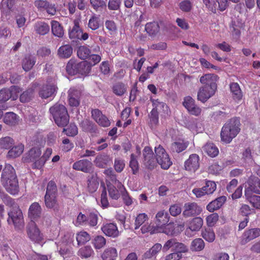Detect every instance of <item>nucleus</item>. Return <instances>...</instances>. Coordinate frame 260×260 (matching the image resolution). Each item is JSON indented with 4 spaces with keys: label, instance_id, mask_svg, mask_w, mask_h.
I'll use <instances>...</instances> for the list:
<instances>
[{
    "label": "nucleus",
    "instance_id": "nucleus-59",
    "mask_svg": "<svg viewBox=\"0 0 260 260\" xmlns=\"http://www.w3.org/2000/svg\"><path fill=\"white\" fill-rule=\"evenodd\" d=\"M148 219L147 214L145 213H140L136 217L135 220V230L139 229V228L143 225L145 222Z\"/></svg>",
    "mask_w": 260,
    "mask_h": 260
},
{
    "label": "nucleus",
    "instance_id": "nucleus-37",
    "mask_svg": "<svg viewBox=\"0 0 260 260\" xmlns=\"http://www.w3.org/2000/svg\"><path fill=\"white\" fill-rule=\"evenodd\" d=\"M51 23L52 34L57 37H62L64 35V31L60 24L55 20L52 21Z\"/></svg>",
    "mask_w": 260,
    "mask_h": 260
},
{
    "label": "nucleus",
    "instance_id": "nucleus-38",
    "mask_svg": "<svg viewBox=\"0 0 260 260\" xmlns=\"http://www.w3.org/2000/svg\"><path fill=\"white\" fill-rule=\"evenodd\" d=\"M35 29L37 34L45 35L49 31L50 26L44 22H38L35 24Z\"/></svg>",
    "mask_w": 260,
    "mask_h": 260
},
{
    "label": "nucleus",
    "instance_id": "nucleus-54",
    "mask_svg": "<svg viewBox=\"0 0 260 260\" xmlns=\"http://www.w3.org/2000/svg\"><path fill=\"white\" fill-rule=\"evenodd\" d=\"M129 166L133 174H137L139 169V163L136 156L133 153L131 155Z\"/></svg>",
    "mask_w": 260,
    "mask_h": 260
},
{
    "label": "nucleus",
    "instance_id": "nucleus-61",
    "mask_svg": "<svg viewBox=\"0 0 260 260\" xmlns=\"http://www.w3.org/2000/svg\"><path fill=\"white\" fill-rule=\"evenodd\" d=\"M79 253L81 256L85 258H88L94 254V251L91 246H86L80 249Z\"/></svg>",
    "mask_w": 260,
    "mask_h": 260
},
{
    "label": "nucleus",
    "instance_id": "nucleus-43",
    "mask_svg": "<svg viewBox=\"0 0 260 260\" xmlns=\"http://www.w3.org/2000/svg\"><path fill=\"white\" fill-rule=\"evenodd\" d=\"M145 30L150 36H154L158 32L159 26L156 22H149L145 25Z\"/></svg>",
    "mask_w": 260,
    "mask_h": 260
},
{
    "label": "nucleus",
    "instance_id": "nucleus-40",
    "mask_svg": "<svg viewBox=\"0 0 260 260\" xmlns=\"http://www.w3.org/2000/svg\"><path fill=\"white\" fill-rule=\"evenodd\" d=\"M158 225L157 226H162L166 224L169 221V216L167 212L165 211H159L155 216Z\"/></svg>",
    "mask_w": 260,
    "mask_h": 260
},
{
    "label": "nucleus",
    "instance_id": "nucleus-42",
    "mask_svg": "<svg viewBox=\"0 0 260 260\" xmlns=\"http://www.w3.org/2000/svg\"><path fill=\"white\" fill-rule=\"evenodd\" d=\"M52 152V149L51 148H47L43 156H41L39 160L36 162L35 167L38 168V169H41L43 167L47 160L51 155Z\"/></svg>",
    "mask_w": 260,
    "mask_h": 260
},
{
    "label": "nucleus",
    "instance_id": "nucleus-6",
    "mask_svg": "<svg viewBox=\"0 0 260 260\" xmlns=\"http://www.w3.org/2000/svg\"><path fill=\"white\" fill-rule=\"evenodd\" d=\"M27 234L30 240L36 243H43L44 237L35 221H30L27 226Z\"/></svg>",
    "mask_w": 260,
    "mask_h": 260
},
{
    "label": "nucleus",
    "instance_id": "nucleus-19",
    "mask_svg": "<svg viewBox=\"0 0 260 260\" xmlns=\"http://www.w3.org/2000/svg\"><path fill=\"white\" fill-rule=\"evenodd\" d=\"M41 151L40 148L37 147L32 148L27 153L25 159L28 162H33L32 167L34 169H38L35 167L37 161H38L41 157Z\"/></svg>",
    "mask_w": 260,
    "mask_h": 260
},
{
    "label": "nucleus",
    "instance_id": "nucleus-16",
    "mask_svg": "<svg viewBox=\"0 0 260 260\" xmlns=\"http://www.w3.org/2000/svg\"><path fill=\"white\" fill-rule=\"evenodd\" d=\"M92 118L101 126L108 127L110 125V120L99 109H95L91 111Z\"/></svg>",
    "mask_w": 260,
    "mask_h": 260
},
{
    "label": "nucleus",
    "instance_id": "nucleus-31",
    "mask_svg": "<svg viewBox=\"0 0 260 260\" xmlns=\"http://www.w3.org/2000/svg\"><path fill=\"white\" fill-rule=\"evenodd\" d=\"M202 149L205 153L211 157L216 156L219 153L218 148L212 143H207Z\"/></svg>",
    "mask_w": 260,
    "mask_h": 260
},
{
    "label": "nucleus",
    "instance_id": "nucleus-49",
    "mask_svg": "<svg viewBox=\"0 0 260 260\" xmlns=\"http://www.w3.org/2000/svg\"><path fill=\"white\" fill-rule=\"evenodd\" d=\"M205 243L201 238H197L193 240L190 245V249L192 251H199L204 249Z\"/></svg>",
    "mask_w": 260,
    "mask_h": 260
},
{
    "label": "nucleus",
    "instance_id": "nucleus-10",
    "mask_svg": "<svg viewBox=\"0 0 260 260\" xmlns=\"http://www.w3.org/2000/svg\"><path fill=\"white\" fill-rule=\"evenodd\" d=\"M202 209L196 203H186L184 205L183 215L186 217L198 215L201 213Z\"/></svg>",
    "mask_w": 260,
    "mask_h": 260
},
{
    "label": "nucleus",
    "instance_id": "nucleus-4",
    "mask_svg": "<svg viewBox=\"0 0 260 260\" xmlns=\"http://www.w3.org/2000/svg\"><path fill=\"white\" fill-rule=\"evenodd\" d=\"M9 218L7 221L9 224H13L17 230L24 228V221L21 210L17 206L13 207L8 213Z\"/></svg>",
    "mask_w": 260,
    "mask_h": 260
},
{
    "label": "nucleus",
    "instance_id": "nucleus-26",
    "mask_svg": "<svg viewBox=\"0 0 260 260\" xmlns=\"http://www.w3.org/2000/svg\"><path fill=\"white\" fill-rule=\"evenodd\" d=\"M112 159L107 154H103L97 155L94 160L95 165L100 168H105L111 162Z\"/></svg>",
    "mask_w": 260,
    "mask_h": 260
},
{
    "label": "nucleus",
    "instance_id": "nucleus-7",
    "mask_svg": "<svg viewBox=\"0 0 260 260\" xmlns=\"http://www.w3.org/2000/svg\"><path fill=\"white\" fill-rule=\"evenodd\" d=\"M142 161L145 166L149 169L153 168L156 165V156H154L153 152L150 147L146 146L144 148Z\"/></svg>",
    "mask_w": 260,
    "mask_h": 260
},
{
    "label": "nucleus",
    "instance_id": "nucleus-57",
    "mask_svg": "<svg viewBox=\"0 0 260 260\" xmlns=\"http://www.w3.org/2000/svg\"><path fill=\"white\" fill-rule=\"evenodd\" d=\"M58 249L60 255L64 258L70 257L72 254L71 249L68 247L66 244H63L58 243Z\"/></svg>",
    "mask_w": 260,
    "mask_h": 260
},
{
    "label": "nucleus",
    "instance_id": "nucleus-55",
    "mask_svg": "<svg viewBox=\"0 0 260 260\" xmlns=\"http://www.w3.org/2000/svg\"><path fill=\"white\" fill-rule=\"evenodd\" d=\"M77 65L75 60L70 59L66 66V70L68 73L71 75H74L77 74Z\"/></svg>",
    "mask_w": 260,
    "mask_h": 260
},
{
    "label": "nucleus",
    "instance_id": "nucleus-18",
    "mask_svg": "<svg viewBox=\"0 0 260 260\" xmlns=\"http://www.w3.org/2000/svg\"><path fill=\"white\" fill-rule=\"evenodd\" d=\"M153 108L151 112V120L156 122L158 120L156 114L158 112L165 110V108H167L166 104L163 102H161L158 100L152 101Z\"/></svg>",
    "mask_w": 260,
    "mask_h": 260
},
{
    "label": "nucleus",
    "instance_id": "nucleus-32",
    "mask_svg": "<svg viewBox=\"0 0 260 260\" xmlns=\"http://www.w3.org/2000/svg\"><path fill=\"white\" fill-rule=\"evenodd\" d=\"M154 232L163 233L167 235H173L175 233V224L170 223L165 226H156Z\"/></svg>",
    "mask_w": 260,
    "mask_h": 260
},
{
    "label": "nucleus",
    "instance_id": "nucleus-33",
    "mask_svg": "<svg viewBox=\"0 0 260 260\" xmlns=\"http://www.w3.org/2000/svg\"><path fill=\"white\" fill-rule=\"evenodd\" d=\"M35 85H32L30 87L24 91L20 96V101L22 103L29 102L34 96Z\"/></svg>",
    "mask_w": 260,
    "mask_h": 260
},
{
    "label": "nucleus",
    "instance_id": "nucleus-23",
    "mask_svg": "<svg viewBox=\"0 0 260 260\" xmlns=\"http://www.w3.org/2000/svg\"><path fill=\"white\" fill-rule=\"evenodd\" d=\"M99 182L96 174H92L87 178V189L90 193H93L99 187Z\"/></svg>",
    "mask_w": 260,
    "mask_h": 260
},
{
    "label": "nucleus",
    "instance_id": "nucleus-14",
    "mask_svg": "<svg viewBox=\"0 0 260 260\" xmlns=\"http://www.w3.org/2000/svg\"><path fill=\"white\" fill-rule=\"evenodd\" d=\"M216 90L203 85L198 90L197 99L202 103H205L215 94Z\"/></svg>",
    "mask_w": 260,
    "mask_h": 260
},
{
    "label": "nucleus",
    "instance_id": "nucleus-44",
    "mask_svg": "<svg viewBox=\"0 0 260 260\" xmlns=\"http://www.w3.org/2000/svg\"><path fill=\"white\" fill-rule=\"evenodd\" d=\"M162 249V245L160 243L155 244L149 250L145 253L144 256L145 258H150L156 256L157 254Z\"/></svg>",
    "mask_w": 260,
    "mask_h": 260
},
{
    "label": "nucleus",
    "instance_id": "nucleus-17",
    "mask_svg": "<svg viewBox=\"0 0 260 260\" xmlns=\"http://www.w3.org/2000/svg\"><path fill=\"white\" fill-rule=\"evenodd\" d=\"M81 92L75 88H71L68 91V101L69 105L72 107L79 105Z\"/></svg>",
    "mask_w": 260,
    "mask_h": 260
},
{
    "label": "nucleus",
    "instance_id": "nucleus-29",
    "mask_svg": "<svg viewBox=\"0 0 260 260\" xmlns=\"http://www.w3.org/2000/svg\"><path fill=\"white\" fill-rule=\"evenodd\" d=\"M230 86L233 99L237 102L240 101L243 98V93L239 85L233 82L230 84Z\"/></svg>",
    "mask_w": 260,
    "mask_h": 260
},
{
    "label": "nucleus",
    "instance_id": "nucleus-21",
    "mask_svg": "<svg viewBox=\"0 0 260 260\" xmlns=\"http://www.w3.org/2000/svg\"><path fill=\"white\" fill-rule=\"evenodd\" d=\"M57 87L54 83L51 84H46L42 87L39 91V95L43 99L51 96L57 90Z\"/></svg>",
    "mask_w": 260,
    "mask_h": 260
},
{
    "label": "nucleus",
    "instance_id": "nucleus-27",
    "mask_svg": "<svg viewBox=\"0 0 260 260\" xmlns=\"http://www.w3.org/2000/svg\"><path fill=\"white\" fill-rule=\"evenodd\" d=\"M36 62V58L31 54L26 55L22 61V67L23 69L26 71H30Z\"/></svg>",
    "mask_w": 260,
    "mask_h": 260
},
{
    "label": "nucleus",
    "instance_id": "nucleus-24",
    "mask_svg": "<svg viewBox=\"0 0 260 260\" xmlns=\"http://www.w3.org/2000/svg\"><path fill=\"white\" fill-rule=\"evenodd\" d=\"M248 187L245 189H249L250 191L257 194H260V180L254 176H251L247 182Z\"/></svg>",
    "mask_w": 260,
    "mask_h": 260
},
{
    "label": "nucleus",
    "instance_id": "nucleus-11",
    "mask_svg": "<svg viewBox=\"0 0 260 260\" xmlns=\"http://www.w3.org/2000/svg\"><path fill=\"white\" fill-rule=\"evenodd\" d=\"M218 78L215 74H207L201 77L200 81L204 86L216 90Z\"/></svg>",
    "mask_w": 260,
    "mask_h": 260
},
{
    "label": "nucleus",
    "instance_id": "nucleus-60",
    "mask_svg": "<svg viewBox=\"0 0 260 260\" xmlns=\"http://www.w3.org/2000/svg\"><path fill=\"white\" fill-rule=\"evenodd\" d=\"M108 190L110 197L114 200H117L120 197L119 190L115 186L112 184H107Z\"/></svg>",
    "mask_w": 260,
    "mask_h": 260
},
{
    "label": "nucleus",
    "instance_id": "nucleus-28",
    "mask_svg": "<svg viewBox=\"0 0 260 260\" xmlns=\"http://www.w3.org/2000/svg\"><path fill=\"white\" fill-rule=\"evenodd\" d=\"M245 196L252 206L257 209H260V196L252 195L249 189H245Z\"/></svg>",
    "mask_w": 260,
    "mask_h": 260
},
{
    "label": "nucleus",
    "instance_id": "nucleus-13",
    "mask_svg": "<svg viewBox=\"0 0 260 260\" xmlns=\"http://www.w3.org/2000/svg\"><path fill=\"white\" fill-rule=\"evenodd\" d=\"M259 236H260L259 228H255L248 229L243 234L240 243L241 244L244 245Z\"/></svg>",
    "mask_w": 260,
    "mask_h": 260
},
{
    "label": "nucleus",
    "instance_id": "nucleus-53",
    "mask_svg": "<svg viewBox=\"0 0 260 260\" xmlns=\"http://www.w3.org/2000/svg\"><path fill=\"white\" fill-rule=\"evenodd\" d=\"M126 86L122 83H117L113 86V92L118 96L123 95L126 91Z\"/></svg>",
    "mask_w": 260,
    "mask_h": 260
},
{
    "label": "nucleus",
    "instance_id": "nucleus-46",
    "mask_svg": "<svg viewBox=\"0 0 260 260\" xmlns=\"http://www.w3.org/2000/svg\"><path fill=\"white\" fill-rule=\"evenodd\" d=\"M90 236L85 231H81L76 235V240L78 245L84 244L90 240Z\"/></svg>",
    "mask_w": 260,
    "mask_h": 260
},
{
    "label": "nucleus",
    "instance_id": "nucleus-56",
    "mask_svg": "<svg viewBox=\"0 0 260 260\" xmlns=\"http://www.w3.org/2000/svg\"><path fill=\"white\" fill-rule=\"evenodd\" d=\"M14 144V140L10 137H6L0 139V146L2 148L9 149Z\"/></svg>",
    "mask_w": 260,
    "mask_h": 260
},
{
    "label": "nucleus",
    "instance_id": "nucleus-30",
    "mask_svg": "<svg viewBox=\"0 0 260 260\" xmlns=\"http://www.w3.org/2000/svg\"><path fill=\"white\" fill-rule=\"evenodd\" d=\"M73 53V48L70 45L67 44L60 46L57 51V55L60 58H69Z\"/></svg>",
    "mask_w": 260,
    "mask_h": 260
},
{
    "label": "nucleus",
    "instance_id": "nucleus-3",
    "mask_svg": "<svg viewBox=\"0 0 260 260\" xmlns=\"http://www.w3.org/2000/svg\"><path fill=\"white\" fill-rule=\"evenodd\" d=\"M49 111L58 126H64L69 123V116L63 105L56 103L50 108Z\"/></svg>",
    "mask_w": 260,
    "mask_h": 260
},
{
    "label": "nucleus",
    "instance_id": "nucleus-62",
    "mask_svg": "<svg viewBox=\"0 0 260 260\" xmlns=\"http://www.w3.org/2000/svg\"><path fill=\"white\" fill-rule=\"evenodd\" d=\"M173 250L174 252L182 254V253L186 252L188 251V248L186 245L183 243L177 242L176 241Z\"/></svg>",
    "mask_w": 260,
    "mask_h": 260
},
{
    "label": "nucleus",
    "instance_id": "nucleus-8",
    "mask_svg": "<svg viewBox=\"0 0 260 260\" xmlns=\"http://www.w3.org/2000/svg\"><path fill=\"white\" fill-rule=\"evenodd\" d=\"M216 188V184L213 181H207L206 185L202 188H194L192 192L197 198H201L205 194H212Z\"/></svg>",
    "mask_w": 260,
    "mask_h": 260
},
{
    "label": "nucleus",
    "instance_id": "nucleus-35",
    "mask_svg": "<svg viewBox=\"0 0 260 260\" xmlns=\"http://www.w3.org/2000/svg\"><path fill=\"white\" fill-rule=\"evenodd\" d=\"M117 256L116 249L114 247L106 248L102 255L103 260H115Z\"/></svg>",
    "mask_w": 260,
    "mask_h": 260
},
{
    "label": "nucleus",
    "instance_id": "nucleus-5",
    "mask_svg": "<svg viewBox=\"0 0 260 260\" xmlns=\"http://www.w3.org/2000/svg\"><path fill=\"white\" fill-rule=\"evenodd\" d=\"M154 151L156 155V162L164 169H168L172 164L170 158L165 149L159 145L155 147Z\"/></svg>",
    "mask_w": 260,
    "mask_h": 260
},
{
    "label": "nucleus",
    "instance_id": "nucleus-51",
    "mask_svg": "<svg viewBox=\"0 0 260 260\" xmlns=\"http://www.w3.org/2000/svg\"><path fill=\"white\" fill-rule=\"evenodd\" d=\"M100 26V20L99 16L96 15H92L89 19L88 27L92 30L98 29Z\"/></svg>",
    "mask_w": 260,
    "mask_h": 260
},
{
    "label": "nucleus",
    "instance_id": "nucleus-20",
    "mask_svg": "<svg viewBox=\"0 0 260 260\" xmlns=\"http://www.w3.org/2000/svg\"><path fill=\"white\" fill-rule=\"evenodd\" d=\"M42 213V208L37 202L33 203L29 207L28 212V217L31 221H35L40 217Z\"/></svg>",
    "mask_w": 260,
    "mask_h": 260
},
{
    "label": "nucleus",
    "instance_id": "nucleus-47",
    "mask_svg": "<svg viewBox=\"0 0 260 260\" xmlns=\"http://www.w3.org/2000/svg\"><path fill=\"white\" fill-rule=\"evenodd\" d=\"M17 121V116L13 112L7 113L4 118V122L8 125H15Z\"/></svg>",
    "mask_w": 260,
    "mask_h": 260
},
{
    "label": "nucleus",
    "instance_id": "nucleus-15",
    "mask_svg": "<svg viewBox=\"0 0 260 260\" xmlns=\"http://www.w3.org/2000/svg\"><path fill=\"white\" fill-rule=\"evenodd\" d=\"M203 224V220L201 217L193 218L189 222L188 228L185 231V235L188 237L191 236V232L199 231Z\"/></svg>",
    "mask_w": 260,
    "mask_h": 260
},
{
    "label": "nucleus",
    "instance_id": "nucleus-22",
    "mask_svg": "<svg viewBox=\"0 0 260 260\" xmlns=\"http://www.w3.org/2000/svg\"><path fill=\"white\" fill-rule=\"evenodd\" d=\"M101 229L103 232L109 237L115 238L119 234L117 225L114 223H106L103 225Z\"/></svg>",
    "mask_w": 260,
    "mask_h": 260
},
{
    "label": "nucleus",
    "instance_id": "nucleus-9",
    "mask_svg": "<svg viewBox=\"0 0 260 260\" xmlns=\"http://www.w3.org/2000/svg\"><path fill=\"white\" fill-rule=\"evenodd\" d=\"M73 169L85 173H89L93 170V164L91 161L87 159H80L74 163Z\"/></svg>",
    "mask_w": 260,
    "mask_h": 260
},
{
    "label": "nucleus",
    "instance_id": "nucleus-1",
    "mask_svg": "<svg viewBox=\"0 0 260 260\" xmlns=\"http://www.w3.org/2000/svg\"><path fill=\"white\" fill-rule=\"evenodd\" d=\"M1 182L5 189L9 193L15 195L19 190L18 180L14 168L9 164H6L3 170Z\"/></svg>",
    "mask_w": 260,
    "mask_h": 260
},
{
    "label": "nucleus",
    "instance_id": "nucleus-64",
    "mask_svg": "<svg viewBox=\"0 0 260 260\" xmlns=\"http://www.w3.org/2000/svg\"><path fill=\"white\" fill-rule=\"evenodd\" d=\"M125 167V163L122 159L116 158L114 160V168L116 172H121Z\"/></svg>",
    "mask_w": 260,
    "mask_h": 260
},
{
    "label": "nucleus",
    "instance_id": "nucleus-41",
    "mask_svg": "<svg viewBox=\"0 0 260 260\" xmlns=\"http://www.w3.org/2000/svg\"><path fill=\"white\" fill-rule=\"evenodd\" d=\"M57 195L45 194V203L48 208H56L58 203L56 199Z\"/></svg>",
    "mask_w": 260,
    "mask_h": 260
},
{
    "label": "nucleus",
    "instance_id": "nucleus-39",
    "mask_svg": "<svg viewBox=\"0 0 260 260\" xmlns=\"http://www.w3.org/2000/svg\"><path fill=\"white\" fill-rule=\"evenodd\" d=\"M188 145V143L183 141L175 142L171 144L170 149L172 152L180 153L184 150Z\"/></svg>",
    "mask_w": 260,
    "mask_h": 260
},
{
    "label": "nucleus",
    "instance_id": "nucleus-63",
    "mask_svg": "<svg viewBox=\"0 0 260 260\" xmlns=\"http://www.w3.org/2000/svg\"><path fill=\"white\" fill-rule=\"evenodd\" d=\"M98 215L93 213H90L87 215V223L86 225H88L91 226H94L97 224L98 223Z\"/></svg>",
    "mask_w": 260,
    "mask_h": 260
},
{
    "label": "nucleus",
    "instance_id": "nucleus-50",
    "mask_svg": "<svg viewBox=\"0 0 260 260\" xmlns=\"http://www.w3.org/2000/svg\"><path fill=\"white\" fill-rule=\"evenodd\" d=\"M202 236L209 242H212L215 239V235L213 230L210 228L205 229L202 231Z\"/></svg>",
    "mask_w": 260,
    "mask_h": 260
},
{
    "label": "nucleus",
    "instance_id": "nucleus-2",
    "mask_svg": "<svg viewBox=\"0 0 260 260\" xmlns=\"http://www.w3.org/2000/svg\"><path fill=\"white\" fill-rule=\"evenodd\" d=\"M240 124V120L237 118H233L228 121L221 129V141L225 143H230L239 133Z\"/></svg>",
    "mask_w": 260,
    "mask_h": 260
},
{
    "label": "nucleus",
    "instance_id": "nucleus-25",
    "mask_svg": "<svg viewBox=\"0 0 260 260\" xmlns=\"http://www.w3.org/2000/svg\"><path fill=\"white\" fill-rule=\"evenodd\" d=\"M226 200V198L225 196H221L208 204L206 208L209 212H213L215 210L219 209L224 203Z\"/></svg>",
    "mask_w": 260,
    "mask_h": 260
},
{
    "label": "nucleus",
    "instance_id": "nucleus-12",
    "mask_svg": "<svg viewBox=\"0 0 260 260\" xmlns=\"http://www.w3.org/2000/svg\"><path fill=\"white\" fill-rule=\"evenodd\" d=\"M200 157L197 154H192L184 162V168L187 171L194 172L200 167Z\"/></svg>",
    "mask_w": 260,
    "mask_h": 260
},
{
    "label": "nucleus",
    "instance_id": "nucleus-36",
    "mask_svg": "<svg viewBox=\"0 0 260 260\" xmlns=\"http://www.w3.org/2000/svg\"><path fill=\"white\" fill-rule=\"evenodd\" d=\"M73 28L69 31V37L71 39H79L82 31V29L79 26V20H75Z\"/></svg>",
    "mask_w": 260,
    "mask_h": 260
},
{
    "label": "nucleus",
    "instance_id": "nucleus-52",
    "mask_svg": "<svg viewBox=\"0 0 260 260\" xmlns=\"http://www.w3.org/2000/svg\"><path fill=\"white\" fill-rule=\"evenodd\" d=\"M92 243L95 249H100L106 245V240L102 236H96L92 240Z\"/></svg>",
    "mask_w": 260,
    "mask_h": 260
},
{
    "label": "nucleus",
    "instance_id": "nucleus-48",
    "mask_svg": "<svg viewBox=\"0 0 260 260\" xmlns=\"http://www.w3.org/2000/svg\"><path fill=\"white\" fill-rule=\"evenodd\" d=\"M93 9L96 12H102L106 8V4L103 0H90Z\"/></svg>",
    "mask_w": 260,
    "mask_h": 260
},
{
    "label": "nucleus",
    "instance_id": "nucleus-45",
    "mask_svg": "<svg viewBox=\"0 0 260 260\" xmlns=\"http://www.w3.org/2000/svg\"><path fill=\"white\" fill-rule=\"evenodd\" d=\"M91 70V66L86 61H82L78 63L77 73L81 75H86L88 74Z\"/></svg>",
    "mask_w": 260,
    "mask_h": 260
},
{
    "label": "nucleus",
    "instance_id": "nucleus-34",
    "mask_svg": "<svg viewBox=\"0 0 260 260\" xmlns=\"http://www.w3.org/2000/svg\"><path fill=\"white\" fill-rule=\"evenodd\" d=\"M24 150V146L22 144L13 146L8 152L7 157L14 158L20 156Z\"/></svg>",
    "mask_w": 260,
    "mask_h": 260
},
{
    "label": "nucleus",
    "instance_id": "nucleus-58",
    "mask_svg": "<svg viewBox=\"0 0 260 260\" xmlns=\"http://www.w3.org/2000/svg\"><path fill=\"white\" fill-rule=\"evenodd\" d=\"M90 53V50L84 46L79 47L77 50V55L82 59H85L88 58L89 56Z\"/></svg>",
    "mask_w": 260,
    "mask_h": 260
}]
</instances>
